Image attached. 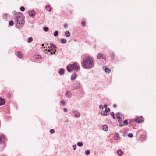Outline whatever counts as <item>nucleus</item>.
<instances>
[{
	"label": "nucleus",
	"instance_id": "nucleus-1",
	"mask_svg": "<svg viewBox=\"0 0 156 156\" xmlns=\"http://www.w3.org/2000/svg\"><path fill=\"white\" fill-rule=\"evenodd\" d=\"M82 66L86 69H91L94 66V63L91 57L87 56L84 58L82 62Z\"/></svg>",
	"mask_w": 156,
	"mask_h": 156
},
{
	"label": "nucleus",
	"instance_id": "nucleus-2",
	"mask_svg": "<svg viewBox=\"0 0 156 156\" xmlns=\"http://www.w3.org/2000/svg\"><path fill=\"white\" fill-rule=\"evenodd\" d=\"M15 15L16 16V27L18 28L23 27L24 23L23 15L19 13H16Z\"/></svg>",
	"mask_w": 156,
	"mask_h": 156
},
{
	"label": "nucleus",
	"instance_id": "nucleus-3",
	"mask_svg": "<svg viewBox=\"0 0 156 156\" xmlns=\"http://www.w3.org/2000/svg\"><path fill=\"white\" fill-rule=\"evenodd\" d=\"M67 69L68 71L71 72L73 70H77L78 69V66L76 64H69L67 66Z\"/></svg>",
	"mask_w": 156,
	"mask_h": 156
},
{
	"label": "nucleus",
	"instance_id": "nucleus-4",
	"mask_svg": "<svg viewBox=\"0 0 156 156\" xmlns=\"http://www.w3.org/2000/svg\"><path fill=\"white\" fill-rule=\"evenodd\" d=\"M48 47L49 48V49L48 50V52H50L51 51L50 50H51L52 51H53V53L55 54L56 51V46L54 44L51 43L50 44V46Z\"/></svg>",
	"mask_w": 156,
	"mask_h": 156
},
{
	"label": "nucleus",
	"instance_id": "nucleus-5",
	"mask_svg": "<svg viewBox=\"0 0 156 156\" xmlns=\"http://www.w3.org/2000/svg\"><path fill=\"white\" fill-rule=\"evenodd\" d=\"M80 84L78 83H75L73 84V90H76L77 89H80Z\"/></svg>",
	"mask_w": 156,
	"mask_h": 156
},
{
	"label": "nucleus",
	"instance_id": "nucleus-6",
	"mask_svg": "<svg viewBox=\"0 0 156 156\" xmlns=\"http://www.w3.org/2000/svg\"><path fill=\"white\" fill-rule=\"evenodd\" d=\"M135 122L138 123H141L143 122V117L142 116L140 117L138 119H136L135 120Z\"/></svg>",
	"mask_w": 156,
	"mask_h": 156
},
{
	"label": "nucleus",
	"instance_id": "nucleus-7",
	"mask_svg": "<svg viewBox=\"0 0 156 156\" xmlns=\"http://www.w3.org/2000/svg\"><path fill=\"white\" fill-rule=\"evenodd\" d=\"M5 136L3 135H0V144H2L5 142Z\"/></svg>",
	"mask_w": 156,
	"mask_h": 156
},
{
	"label": "nucleus",
	"instance_id": "nucleus-8",
	"mask_svg": "<svg viewBox=\"0 0 156 156\" xmlns=\"http://www.w3.org/2000/svg\"><path fill=\"white\" fill-rule=\"evenodd\" d=\"M35 12L34 11H30L28 12V14L30 16L34 17L35 15Z\"/></svg>",
	"mask_w": 156,
	"mask_h": 156
},
{
	"label": "nucleus",
	"instance_id": "nucleus-9",
	"mask_svg": "<svg viewBox=\"0 0 156 156\" xmlns=\"http://www.w3.org/2000/svg\"><path fill=\"white\" fill-rule=\"evenodd\" d=\"M77 75L76 73H73L71 76V80H73L76 79L77 77Z\"/></svg>",
	"mask_w": 156,
	"mask_h": 156
},
{
	"label": "nucleus",
	"instance_id": "nucleus-10",
	"mask_svg": "<svg viewBox=\"0 0 156 156\" xmlns=\"http://www.w3.org/2000/svg\"><path fill=\"white\" fill-rule=\"evenodd\" d=\"M5 103V100L3 98H0V106L2 105Z\"/></svg>",
	"mask_w": 156,
	"mask_h": 156
},
{
	"label": "nucleus",
	"instance_id": "nucleus-11",
	"mask_svg": "<svg viewBox=\"0 0 156 156\" xmlns=\"http://www.w3.org/2000/svg\"><path fill=\"white\" fill-rule=\"evenodd\" d=\"M117 153L119 156H121L123 154V152L121 149H119L117 151Z\"/></svg>",
	"mask_w": 156,
	"mask_h": 156
},
{
	"label": "nucleus",
	"instance_id": "nucleus-12",
	"mask_svg": "<svg viewBox=\"0 0 156 156\" xmlns=\"http://www.w3.org/2000/svg\"><path fill=\"white\" fill-rule=\"evenodd\" d=\"M18 54L17 57L20 58H23V54H22L20 51H18L17 52Z\"/></svg>",
	"mask_w": 156,
	"mask_h": 156
},
{
	"label": "nucleus",
	"instance_id": "nucleus-13",
	"mask_svg": "<svg viewBox=\"0 0 156 156\" xmlns=\"http://www.w3.org/2000/svg\"><path fill=\"white\" fill-rule=\"evenodd\" d=\"M114 134H115V135H114L115 139H116L117 140L119 139L120 137H119V134H118V133H115Z\"/></svg>",
	"mask_w": 156,
	"mask_h": 156
},
{
	"label": "nucleus",
	"instance_id": "nucleus-14",
	"mask_svg": "<svg viewBox=\"0 0 156 156\" xmlns=\"http://www.w3.org/2000/svg\"><path fill=\"white\" fill-rule=\"evenodd\" d=\"M103 130L105 131H107L108 130V126L105 125H104L103 126Z\"/></svg>",
	"mask_w": 156,
	"mask_h": 156
},
{
	"label": "nucleus",
	"instance_id": "nucleus-15",
	"mask_svg": "<svg viewBox=\"0 0 156 156\" xmlns=\"http://www.w3.org/2000/svg\"><path fill=\"white\" fill-rule=\"evenodd\" d=\"M116 115L117 119H119L121 117H122V115L120 113H117L116 114Z\"/></svg>",
	"mask_w": 156,
	"mask_h": 156
},
{
	"label": "nucleus",
	"instance_id": "nucleus-16",
	"mask_svg": "<svg viewBox=\"0 0 156 156\" xmlns=\"http://www.w3.org/2000/svg\"><path fill=\"white\" fill-rule=\"evenodd\" d=\"M70 34V33L69 31H66L65 33V35L67 37H69Z\"/></svg>",
	"mask_w": 156,
	"mask_h": 156
},
{
	"label": "nucleus",
	"instance_id": "nucleus-17",
	"mask_svg": "<svg viewBox=\"0 0 156 156\" xmlns=\"http://www.w3.org/2000/svg\"><path fill=\"white\" fill-rule=\"evenodd\" d=\"M60 75H62L64 73V70L62 69H61L59 71V72Z\"/></svg>",
	"mask_w": 156,
	"mask_h": 156
},
{
	"label": "nucleus",
	"instance_id": "nucleus-18",
	"mask_svg": "<svg viewBox=\"0 0 156 156\" xmlns=\"http://www.w3.org/2000/svg\"><path fill=\"white\" fill-rule=\"evenodd\" d=\"M67 40L65 38H62L61 40V42L62 44H64L66 42Z\"/></svg>",
	"mask_w": 156,
	"mask_h": 156
},
{
	"label": "nucleus",
	"instance_id": "nucleus-19",
	"mask_svg": "<svg viewBox=\"0 0 156 156\" xmlns=\"http://www.w3.org/2000/svg\"><path fill=\"white\" fill-rule=\"evenodd\" d=\"M105 72L107 73H109L111 71V70L109 68H105Z\"/></svg>",
	"mask_w": 156,
	"mask_h": 156
},
{
	"label": "nucleus",
	"instance_id": "nucleus-20",
	"mask_svg": "<svg viewBox=\"0 0 156 156\" xmlns=\"http://www.w3.org/2000/svg\"><path fill=\"white\" fill-rule=\"evenodd\" d=\"M145 135H142L140 137V139L141 141H143L145 139Z\"/></svg>",
	"mask_w": 156,
	"mask_h": 156
},
{
	"label": "nucleus",
	"instance_id": "nucleus-21",
	"mask_svg": "<svg viewBox=\"0 0 156 156\" xmlns=\"http://www.w3.org/2000/svg\"><path fill=\"white\" fill-rule=\"evenodd\" d=\"M101 114L103 116H107V115L108 114L106 113L105 111H102L101 112Z\"/></svg>",
	"mask_w": 156,
	"mask_h": 156
},
{
	"label": "nucleus",
	"instance_id": "nucleus-22",
	"mask_svg": "<svg viewBox=\"0 0 156 156\" xmlns=\"http://www.w3.org/2000/svg\"><path fill=\"white\" fill-rule=\"evenodd\" d=\"M103 55V54L102 53H99L97 55V58L98 59H99L101 58Z\"/></svg>",
	"mask_w": 156,
	"mask_h": 156
},
{
	"label": "nucleus",
	"instance_id": "nucleus-23",
	"mask_svg": "<svg viewBox=\"0 0 156 156\" xmlns=\"http://www.w3.org/2000/svg\"><path fill=\"white\" fill-rule=\"evenodd\" d=\"M66 95L67 97H68L69 98L71 97L72 94L70 92H67L66 93Z\"/></svg>",
	"mask_w": 156,
	"mask_h": 156
},
{
	"label": "nucleus",
	"instance_id": "nucleus-24",
	"mask_svg": "<svg viewBox=\"0 0 156 156\" xmlns=\"http://www.w3.org/2000/svg\"><path fill=\"white\" fill-rule=\"evenodd\" d=\"M110 111V109L109 108H107L105 109V111L106 113H107L108 112Z\"/></svg>",
	"mask_w": 156,
	"mask_h": 156
},
{
	"label": "nucleus",
	"instance_id": "nucleus-25",
	"mask_svg": "<svg viewBox=\"0 0 156 156\" xmlns=\"http://www.w3.org/2000/svg\"><path fill=\"white\" fill-rule=\"evenodd\" d=\"M33 41V38L32 37H30L28 38V42L30 43L32 42Z\"/></svg>",
	"mask_w": 156,
	"mask_h": 156
},
{
	"label": "nucleus",
	"instance_id": "nucleus-26",
	"mask_svg": "<svg viewBox=\"0 0 156 156\" xmlns=\"http://www.w3.org/2000/svg\"><path fill=\"white\" fill-rule=\"evenodd\" d=\"M40 57V56L39 55H34V58L35 59L39 58Z\"/></svg>",
	"mask_w": 156,
	"mask_h": 156
},
{
	"label": "nucleus",
	"instance_id": "nucleus-27",
	"mask_svg": "<svg viewBox=\"0 0 156 156\" xmlns=\"http://www.w3.org/2000/svg\"><path fill=\"white\" fill-rule=\"evenodd\" d=\"M77 145L80 147L82 146L83 145V143L82 142H79L77 143Z\"/></svg>",
	"mask_w": 156,
	"mask_h": 156
},
{
	"label": "nucleus",
	"instance_id": "nucleus-28",
	"mask_svg": "<svg viewBox=\"0 0 156 156\" xmlns=\"http://www.w3.org/2000/svg\"><path fill=\"white\" fill-rule=\"evenodd\" d=\"M14 24V22L13 21L11 20L9 21V24L10 26H12Z\"/></svg>",
	"mask_w": 156,
	"mask_h": 156
},
{
	"label": "nucleus",
	"instance_id": "nucleus-29",
	"mask_svg": "<svg viewBox=\"0 0 156 156\" xmlns=\"http://www.w3.org/2000/svg\"><path fill=\"white\" fill-rule=\"evenodd\" d=\"M123 124H124V125H127L128 124V122L127 121V120H125L123 122Z\"/></svg>",
	"mask_w": 156,
	"mask_h": 156
},
{
	"label": "nucleus",
	"instance_id": "nucleus-30",
	"mask_svg": "<svg viewBox=\"0 0 156 156\" xmlns=\"http://www.w3.org/2000/svg\"><path fill=\"white\" fill-rule=\"evenodd\" d=\"M58 32L57 31H55L54 34V35L55 36H58Z\"/></svg>",
	"mask_w": 156,
	"mask_h": 156
},
{
	"label": "nucleus",
	"instance_id": "nucleus-31",
	"mask_svg": "<svg viewBox=\"0 0 156 156\" xmlns=\"http://www.w3.org/2000/svg\"><path fill=\"white\" fill-rule=\"evenodd\" d=\"M85 154L87 155H89L90 154V151L89 150H87L85 151Z\"/></svg>",
	"mask_w": 156,
	"mask_h": 156
},
{
	"label": "nucleus",
	"instance_id": "nucleus-32",
	"mask_svg": "<svg viewBox=\"0 0 156 156\" xmlns=\"http://www.w3.org/2000/svg\"><path fill=\"white\" fill-rule=\"evenodd\" d=\"M43 29L46 32L48 31L49 30V29L48 27H43Z\"/></svg>",
	"mask_w": 156,
	"mask_h": 156
},
{
	"label": "nucleus",
	"instance_id": "nucleus-33",
	"mask_svg": "<svg viewBox=\"0 0 156 156\" xmlns=\"http://www.w3.org/2000/svg\"><path fill=\"white\" fill-rule=\"evenodd\" d=\"M20 10L22 11H23L25 10V8L23 6H21L20 8Z\"/></svg>",
	"mask_w": 156,
	"mask_h": 156
},
{
	"label": "nucleus",
	"instance_id": "nucleus-34",
	"mask_svg": "<svg viewBox=\"0 0 156 156\" xmlns=\"http://www.w3.org/2000/svg\"><path fill=\"white\" fill-rule=\"evenodd\" d=\"M50 5L46 6V7L47 8L48 7H49V9L48 10L50 12L51 11V7L50 6Z\"/></svg>",
	"mask_w": 156,
	"mask_h": 156
},
{
	"label": "nucleus",
	"instance_id": "nucleus-35",
	"mask_svg": "<svg viewBox=\"0 0 156 156\" xmlns=\"http://www.w3.org/2000/svg\"><path fill=\"white\" fill-rule=\"evenodd\" d=\"M80 116V114L79 113H76L75 114V116L76 117H79Z\"/></svg>",
	"mask_w": 156,
	"mask_h": 156
},
{
	"label": "nucleus",
	"instance_id": "nucleus-36",
	"mask_svg": "<svg viewBox=\"0 0 156 156\" xmlns=\"http://www.w3.org/2000/svg\"><path fill=\"white\" fill-rule=\"evenodd\" d=\"M81 24L82 25L84 26V27H85V26H86V23L85 21H83L81 22Z\"/></svg>",
	"mask_w": 156,
	"mask_h": 156
},
{
	"label": "nucleus",
	"instance_id": "nucleus-37",
	"mask_svg": "<svg viewBox=\"0 0 156 156\" xmlns=\"http://www.w3.org/2000/svg\"><path fill=\"white\" fill-rule=\"evenodd\" d=\"M118 122L119 123H121L122 122V117H121L118 119Z\"/></svg>",
	"mask_w": 156,
	"mask_h": 156
},
{
	"label": "nucleus",
	"instance_id": "nucleus-38",
	"mask_svg": "<svg viewBox=\"0 0 156 156\" xmlns=\"http://www.w3.org/2000/svg\"><path fill=\"white\" fill-rule=\"evenodd\" d=\"M60 102L63 105H65V102L64 101L62 100H61Z\"/></svg>",
	"mask_w": 156,
	"mask_h": 156
},
{
	"label": "nucleus",
	"instance_id": "nucleus-39",
	"mask_svg": "<svg viewBox=\"0 0 156 156\" xmlns=\"http://www.w3.org/2000/svg\"><path fill=\"white\" fill-rule=\"evenodd\" d=\"M111 115L112 116V117H113V119L115 118V117L114 115V114L113 112H111Z\"/></svg>",
	"mask_w": 156,
	"mask_h": 156
},
{
	"label": "nucleus",
	"instance_id": "nucleus-40",
	"mask_svg": "<svg viewBox=\"0 0 156 156\" xmlns=\"http://www.w3.org/2000/svg\"><path fill=\"white\" fill-rule=\"evenodd\" d=\"M128 136L130 137H132L133 136V135L132 133H129L128 134Z\"/></svg>",
	"mask_w": 156,
	"mask_h": 156
},
{
	"label": "nucleus",
	"instance_id": "nucleus-41",
	"mask_svg": "<svg viewBox=\"0 0 156 156\" xmlns=\"http://www.w3.org/2000/svg\"><path fill=\"white\" fill-rule=\"evenodd\" d=\"M50 132L52 134L55 132V130L53 129H52L50 130Z\"/></svg>",
	"mask_w": 156,
	"mask_h": 156
},
{
	"label": "nucleus",
	"instance_id": "nucleus-42",
	"mask_svg": "<svg viewBox=\"0 0 156 156\" xmlns=\"http://www.w3.org/2000/svg\"><path fill=\"white\" fill-rule=\"evenodd\" d=\"M102 58L103 59H104V60H106V57L103 54V55H102Z\"/></svg>",
	"mask_w": 156,
	"mask_h": 156
},
{
	"label": "nucleus",
	"instance_id": "nucleus-43",
	"mask_svg": "<svg viewBox=\"0 0 156 156\" xmlns=\"http://www.w3.org/2000/svg\"><path fill=\"white\" fill-rule=\"evenodd\" d=\"M64 26L65 28H67L68 27V25L67 24H65Z\"/></svg>",
	"mask_w": 156,
	"mask_h": 156
},
{
	"label": "nucleus",
	"instance_id": "nucleus-44",
	"mask_svg": "<svg viewBox=\"0 0 156 156\" xmlns=\"http://www.w3.org/2000/svg\"><path fill=\"white\" fill-rule=\"evenodd\" d=\"M99 108H101V109H103V105H101L100 106H99Z\"/></svg>",
	"mask_w": 156,
	"mask_h": 156
},
{
	"label": "nucleus",
	"instance_id": "nucleus-45",
	"mask_svg": "<svg viewBox=\"0 0 156 156\" xmlns=\"http://www.w3.org/2000/svg\"><path fill=\"white\" fill-rule=\"evenodd\" d=\"M76 148V145L74 146L73 149L74 150H75Z\"/></svg>",
	"mask_w": 156,
	"mask_h": 156
},
{
	"label": "nucleus",
	"instance_id": "nucleus-46",
	"mask_svg": "<svg viewBox=\"0 0 156 156\" xmlns=\"http://www.w3.org/2000/svg\"><path fill=\"white\" fill-rule=\"evenodd\" d=\"M64 111L66 112H67V109L66 108H64Z\"/></svg>",
	"mask_w": 156,
	"mask_h": 156
},
{
	"label": "nucleus",
	"instance_id": "nucleus-47",
	"mask_svg": "<svg viewBox=\"0 0 156 156\" xmlns=\"http://www.w3.org/2000/svg\"><path fill=\"white\" fill-rule=\"evenodd\" d=\"M113 106L114 108H116V104H114Z\"/></svg>",
	"mask_w": 156,
	"mask_h": 156
},
{
	"label": "nucleus",
	"instance_id": "nucleus-48",
	"mask_svg": "<svg viewBox=\"0 0 156 156\" xmlns=\"http://www.w3.org/2000/svg\"><path fill=\"white\" fill-rule=\"evenodd\" d=\"M44 50L45 51H47V49H45V47H44Z\"/></svg>",
	"mask_w": 156,
	"mask_h": 156
},
{
	"label": "nucleus",
	"instance_id": "nucleus-49",
	"mask_svg": "<svg viewBox=\"0 0 156 156\" xmlns=\"http://www.w3.org/2000/svg\"><path fill=\"white\" fill-rule=\"evenodd\" d=\"M123 125H120L119 126H123Z\"/></svg>",
	"mask_w": 156,
	"mask_h": 156
},
{
	"label": "nucleus",
	"instance_id": "nucleus-50",
	"mask_svg": "<svg viewBox=\"0 0 156 156\" xmlns=\"http://www.w3.org/2000/svg\"><path fill=\"white\" fill-rule=\"evenodd\" d=\"M106 105H105L104 106V107H106Z\"/></svg>",
	"mask_w": 156,
	"mask_h": 156
},
{
	"label": "nucleus",
	"instance_id": "nucleus-51",
	"mask_svg": "<svg viewBox=\"0 0 156 156\" xmlns=\"http://www.w3.org/2000/svg\"><path fill=\"white\" fill-rule=\"evenodd\" d=\"M42 46H44V44H42Z\"/></svg>",
	"mask_w": 156,
	"mask_h": 156
},
{
	"label": "nucleus",
	"instance_id": "nucleus-52",
	"mask_svg": "<svg viewBox=\"0 0 156 156\" xmlns=\"http://www.w3.org/2000/svg\"><path fill=\"white\" fill-rule=\"evenodd\" d=\"M51 54H52V52H51Z\"/></svg>",
	"mask_w": 156,
	"mask_h": 156
}]
</instances>
